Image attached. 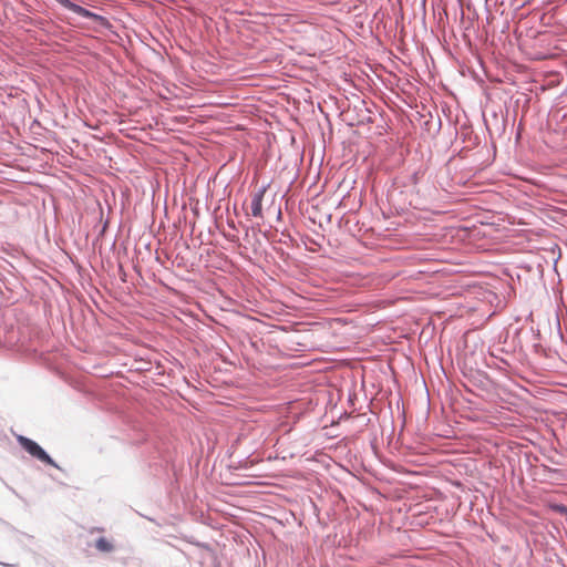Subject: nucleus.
Masks as SVG:
<instances>
[{"label":"nucleus","mask_w":567,"mask_h":567,"mask_svg":"<svg viewBox=\"0 0 567 567\" xmlns=\"http://www.w3.org/2000/svg\"><path fill=\"white\" fill-rule=\"evenodd\" d=\"M17 441L19 444L33 457L39 461L55 466L54 461L49 456V454L34 441L23 436L17 435Z\"/></svg>","instance_id":"f257e3e1"},{"label":"nucleus","mask_w":567,"mask_h":567,"mask_svg":"<svg viewBox=\"0 0 567 567\" xmlns=\"http://www.w3.org/2000/svg\"><path fill=\"white\" fill-rule=\"evenodd\" d=\"M62 7H64L65 9L83 17V18H89V19H101L100 16L91 12L90 10L79 6V4H75L73 2H71L70 0H64V2H62Z\"/></svg>","instance_id":"f03ea898"},{"label":"nucleus","mask_w":567,"mask_h":567,"mask_svg":"<svg viewBox=\"0 0 567 567\" xmlns=\"http://www.w3.org/2000/svg\"><path fill=\"white\" fill-rule=\"evenodd\" d=\"M265 193L266 188H261L252 195L250 208L254 217H262V199Z\"/></svg>","instance_id":"7ed1b4c3"},{"label":"nucleus","mask_w":567,"mask_h":567,"mask_svg":"<svg viewBox=\"0 0 567 567\" xmlns=\"http://www.w3.org/2000/svg\"><path fill=\"white\" fill-rule=\"evenodd\" d=\"M95 547L103 553H110L113 550V545L104 537H101L96 540Z\"/></svg>","instance_id":"20e7f679"},{"label":"nucleus","mask_w":567,"mask_h":567,"mask_svg":"<svg viewBox=\"0 0 567 567\" xmlns=\"http://www.w3.org/2000/svg\"><path fill=\"white\" fill-rule=\"evenodd\" d=\"M554 509H555L557 513H559V514H561V515H564V516H566V515H567V506H565V505H563V504L555 505V506H554Z\"/></svg>","instance_id":"39448f33"},{"label":"nucleus","mask_w":567,"mask_h":567,"mask_svg":"<svg viewBox=\"0 0 567 567\" xmlns=\"http://www.w3.org/2000/svg\"><path fill=\"white\" fill-rule=\"evenodd\" d=\"M56 2H59L61 6H62V2H64V0H55Z\"/></svg>","instance_id":"423d86ee"}]
</instances>
